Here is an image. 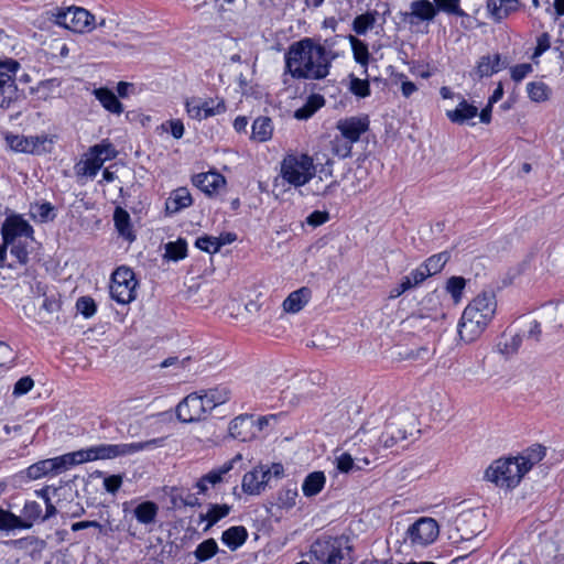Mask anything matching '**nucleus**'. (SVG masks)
Here are the masks:
<instances>
[{"mask_svg":"<svg viewBox=\"0 0 564 564\" xmlns=\"http://www.w3.org/2000/svg\"><path fill=\"white\" fill-rule=\"evenodd\" d=\"M529 98L533 101H544L549 97V88L542 82H531L527 85Z\"/></svg>","mask_w":564,"mask_h":564,"instance_id":"3c124183","label":"nucleus"},{"mask_svg":"<svg viewBox=\"0 0 564 564\" xmlns=\"http://www.w3.org/2000/svg\"><path fill=\"white\" fill-rule=\"evenodd\" d=\"M218 551V545L214 539H207L199 543L194 552L198 562H205L212 558Z\"/></svg>","mask_w":564,"mask_h":564,"instance_id":"a18cd8bd","label":"nucleus"},{"mask_svg":"<svg viewBox=\"0 0 564 564\" xmlns=\"http://www.w3.org/2000/svg\"><path fill=\"white\" fill-rule=\"evenodd\" d=\"M299 496L297 486L295 482H288L279 492H278V506L284 509H291L296 503V498Z\"/></svg>","mask_w":564,"mask_h":564,"instance_id":"58836bf2","label":"nucleus"},{"mask_svg":"<svg viewBox=\"0 0 564 564\" xmlns=\"http://www.w3.org/2000/svg\"><path fill=\"white\" fill-rule=\"evenodd\" d=\"M187 243L184 239H178L174 242L165 245V256L174 261L184 259L186 257Z\"/></svg>","mask_w":564,"mask_h":564,"instance_id":"09e8293b","label":"nucleus"},{"mask_svg":"<svg viewBox=\"0 0 564 564\" xmlns=\"http://www.w3.org/2000/svg\"><path fill=\"white\" fill-rule=\"evenodd\" d=\"M497 301L492 293H481L477 295L464 310L467 317H473L485 324H489L496 313Z\"/></svg>","mask_w":564,"mask_h":564,"instance_id":"ddd939ff","label":"nucleus"},{"mask_svg":"<svg viewBox=\"0 0 564 564\" xmlns=\"http://www.w3.org/2000/svg\"><path fill=\"white\" fill-rule=\"evenodd\" d=\"M376 12H367L357 15L352 21V30L359 35L366 34L368 30L373 28L376 23Z\"/></svg>","mask_w":564,"mask_h":564,"instance_id":"c03bdc74","label":"nucleus"},{"mask_svg":"<svg viewBox=\"0 0 564 564\" xmlns=\"http://www.w3.org/2000/svg\"><path fill=\"white\" fill-rule=\"evenodd\" d=\"M336 54L314 39L292 43L284 54L285 74L294 79L321 80L329 75Z\"/></svg>","mask_w":564,"mask_h":564,"instance_id":"f257e3e1","label":"nucleus"},{"mask_svg":"<svg viewBox=\"0 0 564 564\" xmlns=\"http://www.w3.org/2000/svg\"><path fill=\"white\" fill-rule=\"evenodd\" d=\"M522 344V336L519 334L513 335L510 340H507L503 344H499V350L503 355H512L518 351L519 347Z\"/></svg>","mask_w":564,"mask_h":564,"instance_id":"680f3d73","label":"nucleus"},{"mask_svg":"<svg viewBox=\"0 0 564 564\" xmlns=\"http://www.w3.org/2000/svg\"><path fill=\"white\" fill-rule=\"evenodd\" d=\"M122 481L121 475L107 476L104 479V487L109 494L115 495L120 489Z\"/></svg>","mask_w":564,"mask_h":564,"instance_id":"774afa93","label":"nucleus"},{"mask_svg":"<svg viewBox=\"0 0 564 564\" xmlns=\"http://www.w3.org/2000/svg\"><path fill=\"white\" fill-rule=\"evenodd\" d=\"M76 307L86 318L91 317L96 313V304L91 297L82 296L77 300Z\"/></svg>","mask_w":564,"mask_h":564,"instance_id":"13d9d810","label":"nucleus"},{"mask_svg":"<svg viewBox=\"0 0 564 564\" xmlns=\"http://www.w3.org/2000/svg\"><path fill=\"white\" fill-rule=\"evenodd\" d=\"M159 508L152 501H144L139 503L134 510V517L142 524H151L155 521Z\"/></svg>","mask_w":564,"mask_h":564,"instance_id":"4c0bfd02","label":"nucleus"},{"mask_svg":"<svg viewBox=\"0 0 564 564\" xmlns=\"http://www.w3.org/2000/svg\"><path fill=\"white\" fill-rule=\"evenodd\" d=\"M466 281L462 276H452L446 283V290L452 295L455 302H458L462 297L465 289Z\"/></svg>","mask_w":564,"mask_h":564,"instance_id":"6e6d98bb","label":"nucleus"},{"mask_svg":"<svg viewBox=\"0 0 564 564\" xmlns=\"http://www.w3.org/2000/svg\"><path fill=\"white\" fill-rule=\"evenodd\" d=\"M434 7L438 11L456 17H464L466 13L460 8L459 0H433Z\"/></svg>","mask_w":564,"mask_h":564,"instance_id":"8fccbe9b","label":"nucleus"},{"mask_svg":"<svg viewBox=\"0 0 564 564\" xmlns=\"http://www.w3.org/2000/svg\"><path fill=\"white\" fill-rule=\"evenodd\" d=\"M7 142L9 147L17 151V152H23V153H32L36 151L34 145L32 144V140H28V137L23 135H8Z\"/></svg>","mask_w":564,"mask_h":564,"instance_id":"49530a36","label":"nucleus"},{"mask_svg":"<svg viewBox=\"0 0 564 564\" xmlns=\"http://www.w3.org/2000/svg\"><path fill=\"white\" fill-rule=\"evenodd\" d=\"M487 326L484 322L470 316L467 317V314L463 313L458 323L459 338L467 344L473 343L484 333Z\"/></svg>","mask_w":564,"mask_h":564,"instance_id":"412c9836","label":"nucleus"},{"mask_svg":"<svg viewBox=\"0 0 564 564\" xmlns=\"http://www.w3.org/2000/svg\"><path fill=\"white\" fill-rule=\"evenodd\" d=\"M61 308V301L56 294H46L43 292L41 303L39 304V319L41 323H50L51 316Z\"/></svg>","mask_w":564,"mask_h":564,"instance_id":"bb28decb","label":"nucleus"},{"mask_svg":"<svg viewBox=\"0 0 564 564\" xmlns=\"http://www.w3.org/2000/svg\"><path fill=\"white\" fill-rule=\"evenodd\" d=\"M209 412L202 393H191L176 406V415L182 422H195L205 417Z\"/></svg>","mask_w":564,"mask_h":564,"instance_id":"4468645a","label":"nucleus"},{"mask_svg":"<svg viewBox=\"0 0 564 564\" xmlns=\"http://www.w3.org/2000/svg\"><path fill=\"white\" fill-rule=\"evenodd\" d=\"M349 90L357 97H368L370 95V85L368 79H360L350 75Z\"/></svg>","mask_w":564,"mask_h":564,"instance_id":"5fc2aeb1","label":"nucleus"},{"mask_svg":"<svg viewBox=\"0 0 564 564\" xmlns=\"http://www.w3.org/2000/svg\"><path fill=\"white\" fill-rule=\"evenodd\" d=\"M248 538V532L245 527H231L223 532L221 541L230 549L237 550L241 546Z\"/></svg>","mask_w":564,"mask_h":564,"instance_id":"473e14b6","label":"nucleus"},{"mask_svg":"<svg viewBox=\"0 0 564 564\" xmlns=\"http://www.w3.org/2000/svg\"><path fill=\"white\" fill-rule=\"evenodd\" d=\"M113 223L118 234L126 240L132 242L135 235L132 229L131 218L129 213L122 207H116L113 213Z\"/></svg>","mask_w":564,"mask_h":564,"instance_id":"a878e982","label":"nucleus"},{"mask_svg":"<svg viewBox=\"0 0 564 564\" xmlns=\"http://www.w3.org/2000/svg\"><path fill=\"white\" fill-rule=\"evenodd\" d=\"M202 105L204 106V116L207 118L223 113L226 110V106L223 100L215 101L213 99H209L202 101Z\"/></svg>","mask_w":564,"mask_h":564,"instance_id":"bf43d9fd","label":"nucleus"},{"mask_svg":"<svg viewBox=\"0 0 564 564\" xmlns=\"http://www.w3.org/2000/svg\"><path fill=\"white\" fill-rule=\"evenodd\" d=\"M314 175V161L307 154H289L281 163V176L295 187L307 184Z\"/></svg>","mask_w":564,"mask_h":564,"instance_id":"39448f33","label":"nucleus"},{"mask_svg":"<svg viewBox=\"0 0 564 564\" xmlns=\"http://www.w3.org/2000/svg\"><path fill=\"white\" fill-rule=\"evenodd\" d=\"M3 242L6 245L22 240V238L31 239L33 228L31 225L19 216L8 217L1 228Z\"/></svg>","mask_w":564,"mask_h":564,"instance_id":"dca6fc26","label":"nucleus"},{"mask_svg":"<svg viewBox=\"0 0 564 564\" xmlns=\"http://www.w3.org/2000/svg\"><path fill=\"white\" fill-rule=\"evenodd\" d=\"M273 132L272 121L269 117H259L252 123L251 138L258 142L271 139Z\"/></svg>","mask_w":564,"mask_h":564,"instance_id":"c9c22d12","label":"nucleus"},{"mask_svg":"<svg viewBox=\"0 0 564 564\" xmlns=\"http://www.w3.org/2000/svg\"><path fill=\"white\" fill-rule=\"evenodd\" d=\"M117 155L118 151L109 140H102L100 143L93 145L85 161L84 174L95 177L104 163Z\"/></svg>","mask_w":564,"mask_h":564,"instance_id":"f8f14e48","label":"nucleus"},{"mask_svg":"<svg viewBox=\"0 0 564 564\" xmlns=\"http://www.w3.org/2000/svg\"><path fill=\"white\" fill-rule=\"evenodd\" d=\"M33 386L34 381L31 377H22L15 382L12 393L14 397H21L26 394L33 388Z\"/></svg>","mask_w":564,"mask_h":564,"instance_id":"0e129e2a","label":"nucleus"},{"mask_svg":"<svg viewBox=\"0 0 564 564\" xmlns=\"http://www.w3.org/2000/svg\"><path fill=\"white\" fill-rule=\"evenodd\" d=\"M362 462L365 465H368L369 464V460L365 457V458H359V457H352L351 454L349 453H343L341 455H339L337 458H336V464H337V468L338 470H340L341 473H349L351 470H354L355 468L356 469H360L361 467L358 465L359 462Z\"/></svg>","mask_w":564,"mask_h":564,"instance_id":"37998d69","label":"nucleus"},{"mask_svg":"<svg viewBox=\"0 0 564 564\" xmlns=\"http://www.w3.org/2000/svg\"><path fill=\"white\" fill-rule=\"evenodd\" d=\"M94 95L102 105V107L108 111L116 115H120L123 111L122 104L118 100L117 96L108 88L95 89Z\"/></svg>","mask_w":564,"mask_h":564,"instance_id":"2f4dec72","label":"nucleus"},{"mask_svg":"<svg viewBox=\"0 0 564 564\" xmlns=\"http://www.w3.org/2000/svg\"><path fill=\"white\" fill-rule=\"evenodd\" d=\"M87 528L98 529V531L101 535H109L113 531L108 512H107V518L105 520V523H100L98 521H79V522H75L72 524V531H74V532L84 530Z\"/></svg>","mask_w":564,"mask_h":564,"instance_id":"a19ab883","label":"nucleus"},{"mask_svg":"<svg viewBox=\"0 0 564 564\" xmlns=\"http://www.w3.org/2000/svg\"><path fill=\"white\" fill-rule=\"evenodd\" d=\"M55 22L73 32H89L95 28V17L84 8L70 7L59 10L55 15Z\"/></svg>","mask_w":564,"mask_h":564,"instance_id":"1a4fd4ad","label":"nucleus"},{"mask_svg":"<svg viewBox=\"0 0 564 564\" xmlns=\"http://www.w3.org/2000/svg\"><path fill=\"white\" fill-rule=\"evenodd\" d=\"M448 260L449 254L447 252H440L431 256L422 265L425 272L431 276L441 272Z\"/></svg>","mask_w":564,"mask_h":564,"instance_id":"79ce46f5","label":"nucleus"},{"mask_svg":"<svg viewBox=\"0 0 564 564\" xmlns=\"http://www.w3.org/2000/svg\"><path fill=\"white\" fill-rule=\"evenodd\" d=\"M324 105V97L318 94H313L307 97L306 102L302 107L294 111V118L297 120H307Z\"/></svg>","mask_w":564,"mask_h":564,"instance_id":"c756f323","label":"nucleus"},{"mask_svg":"<svg viewBox=\"0 0 564 564\" xmlns=\"http://www.w3.org/2000/svg\"><path fill=\"white\" fill-rule=\"evenodd\" d=\"M485 513L467 511L456 519V530L460 532V540H470L482 531Z\"/></svg>","mask_w":564,"mask_h":564,"instance_id":"f3484780","label":"nucleus"},{"mask_svg":"<svg viewBox=\"0 0 564 564\" xmlns=\"http://www.w3.org/2000/svg\"><path fill=\"white\" fill-rule=\"evenodd\" d=\"M310 290L307 288H301L292 292L283 302V308L288 313H297L308 302Z\"/></svg>","mask_w":564,"mask_h":564,"instance_id":"c85d7f7f","label":"nucleus"},{"mask_svg":"<svg viewBox=\"0 0 564 564\" xmlns=\"http://www.w3.org/2000/svg\"><path fill=\"white\" fill-rule=\"evenodd\" d=\"M354 142H348V139L340 135H336L332 141V151L339 158H348L351 153Z\"/></svg>","mask_w":564,"mask_h":564,"instance_id":"603ef678","label":"nucleus"},{"mask_svg":"<svg viewBox=\"0 0 564 564\" xmlns=\"http://www.w3.org/2000/svg\"><path fill=\"white\" fill-rule=\"evenodd\" d=\"M229 434L232 438L248 442L257 437V426L252 415L241 414L229 424Z\"/></svg>","mask_w":564,"mask_h":564,"instance_id":"6ab92c4d","label":"nucleus"},{"mask_svg":"<svg viewBox=\"0 0 564 564\" xmlns=\"http://www.w3.org/2000/svg\"><path fill=\"white\" fill-rule=\"evenodd\" d=\"M436 15L437 9L430 0H414L410 3V11L401 13L402 21L412 26L431 22Z\"/></svg>","mask_w":564,"mask_h":564,"instance_id":"2eb2a0df","label":"nucleus"},{"mask_svg":"<svg viewBox=\"0 0 564 564\" xmlns=\"http://www.w3.org/2000/svg\"><path fill=\"white\" fill-rule=\"evenodd\" d=\"M15 354L13 349L3 341H0V367L9 366L13 362Z\"/></svg>","mask_w":564,"mask_h":564,"instance_id":"338daca9","label":"nucleus"},{"mask_svg":"<svg viewBox=\"0 0 564 564\" xmlns=\"http://www.w3.org/2000/svg\"><path fill=\"white\" fill-rule=\"evenodd\" d=\"M195 246L208 253H216L221 248V242H219V238L213 236H203L196 239Z\"/></svg>","mask_w":564,"mask_h":564,"instance_id":"864d4df0","label":"nucleus"},{"mask_svg":"<svg viewBox=\"0 0 564 564\" xmlns=\"http://www.w3.org/2000/svg\"><path fill=\"white\" fill-rule=\"evenodd\" d=\"M40 519L42 520V507L36 501H26L21 516L0 508V531L28 530Z\"/></svg>","mask_w":564,"mask_h":564,"instance_id":"423d86ee","label":"nucleus"},{"mask_svg":"<svg viewBox=\"0 0 564 564\" xmlns=\"http://www.w3.org/2000/svg\"><path fill=\"white\" fill-rule=\"evenodd\" d=\"M260 477L261 474L257 467L245 474L241 482L243 492L252 496L260 495L264 490V481Z\"/></svg>","mask_w":564,"mask_h":564,"instance_id":"f704fd0d","label":"nucleus"},{"mask_svg":"<svg viewBox=\"0 0 564 564\" xmlns=\"http://www.w3.org/2000/svg\"><path fill=\"white\" fill-rule=\"evenodd\" d=\"M352 546L345 535L318 538L310 549L311 558L319 564H351Z\"/></svg>","mask_w":564,"mask_h":564,"instance_id":"7ed1b4c3","label":"nucleus"},{"mask_svg":"<svg viewBox=\"0 0 564 564\" xmlns=\"http://www.w3.org/2000/svg\"><path fill=\"white\" fill-rule=\"evenodd\" d=\"M48 474H53V464L51 458L40 460L26 469V476L30 479H39Z\"/></svg>","mask_w":564,"mask_h":564,"instance_id":"de8ad7c7","label":"nucleus"},{"mask_svg":"<svg viewBox=\"0 0 564 564\" xmlns=\"http://www.w3.org/2000/svg\"><path fill=\"white\" fill-rule=\"evenodd\" d=\"M525 475L516 457L495 460L485 471V478L500 488L511 489L519 485Z\"/></svg>","mask_w":564,"mask_h":564,"instance_id":"20e7f679","label":"nucleus"},{"mask_svg":"<svg viewBox=\"0 0 564 564\" xmlns=\"http://www.w3.org/2000/svg\"><path fill=\"white\" fill-rule=\"evenodd\" d=\"M186 111L193 119L202 120L207 118L204 116V106L199 99L187 100Z\"/></svg>","mask_w":564,"mask_h":564,"instance_id":"e2e57ef3","label":"nucleus"},{"mask_svg":"<svg viewBox=\"0 0 564 564\" xmlns=\"http://www.w3.org/2000/svg\"><path fill=\"white\" fill-rule=\"evenodd\" d=\"M325 475L323 471H313L308 474L302 485V491L305 497H314L322 491L325 486Z\"/></svg>","mask_w":564,"mask_h":564,"instance_id":"72a5a7b5","label":"nucleus"},{"mask_svg":"<svg viewBox=\"0 0 564 564\" xmlns=\"http://www.w3.org/2000/svg\"><path fill=\"white\" fill-rule=\"evenodd\" d=\"M447 118L457 124H464L478 116V108L467 100L462 99L454 110L446 111Z\"/></svg>","mask_w":564,"mask_h":564,"instance_id":"393cba45","label":"nucleus"},{"mask_svg":"<svg viewBox=\"0 0 564 564\" xmlns=\"http://www.w3.org/2000/svg\"><path fill=\"white\" fill-rule=\"evenodd\" d=\"M520 8L519 0H488L487 9L495 22H501Z\"/></svg>","mask_w":564,"mask_h":564,"instance_id":"4be33fe9","label":"nucleus"},{"mask_svg":"<svg viewBox=\"0 0 564 564\" xmlns=\"http://www.w3.org/2000/svg\"><path fill=\"white\" fill-rule=\"evenodd\" d=\"M160 440L153 438L145 442L129 444H99L90 447L93 460L112 459L120 456L132 455L156 445Z\"/></svg>","mask_w":564,"mask_h":564,"instance_id":"6e6552de","label":"nucleus"},{"mask_svg":"<svg viewBox=\"0 0 564 564\" xmlns=\"http://www.w3.org/2000/svg\"><path fill=\"white\" fill-rule=\"evenodd\" d=\"M161 127L163 130L170 131L175 139H181L184 134V124L181 120H169Z\"/></svg>","mask_w":564,"mask_h":564,"instance_id":"69168bd1","label":"nucleus"},{"mask_svg":"<svg viewBox=\"0 0 564 564\" xmlns=\"http://www.w3.org/2000/svg\"><path fill=\"white\" fill-rule=\"evenodd\" d=\"M193 183L205 194H217L226 185L225 177L218 172L199 173L193 177Z\"/></svg>","mask_w":564,"mask_h":564,"instance_id":"aec40b11","label":"nucleus"},{"mask_svg":"<svg viewBox=\"0 0 564 564\" xmlns=\"http://www.w3.org/2000/svg\"><path fill=\"white\" fill-rule=\"evenodd\" d=\"M20 68L15 59L0 62V107L9 108L18 99L15 75Z\"/></svg>","mask_w":564,"mask_h":564,"instance_id":"9d476101","label":"nucleus"},{"mask_svg":"<svg viewBox=\"0 0 564 564\" xmlns=\"http://www.w3.org/2000/svg\"><path fill=\"white\" fill-rule=\"evenodd\" d=\"M506 66L507 63L501 59L500 54L486 55L479 59L475 73L479 78L489 77L506 68Z\"/></svg>","mask_w":564,"mask_h":564,"instance_id":"b1692460","label":"nucleus"},{"mask_svg":"<svg viewBox=\"0 0 564 564\" xmlns=\"http://www.w3.org/2000/svg\"><path fill=\"white\" fill-rule=\"evenodd\" d=\"M200 393L206 403V409H208L209 411H212L217 405L226 403L231 395V391L225 386L203 390L200 391Z\"/></svg>","mask_w":564,"mask_h":564,"instance_id":"cd10ccee","label":"nucleus"},{"mask_svg":"<svg viewBox=\"0 0 564 564\" xmlns=\"http://www.w3.org/2000/svg\"><path fill=\"white\" fill-rule=\"evenodd\" d=\"M546 448L540 444H535L525 449L520 456L516 457L519 459L521 467H525V474L545 456Z\"/></svg>","mask_w":564,"mask_h":564,"instance_id":"7c9ffc66","label":"nucleus"},{"mask_svg":"<svg viewBox=\"0 0 564 564\" xmlns=\"http://www.w3.org/2000/svg\"><path fill=\"white\" fill-rule=\"evenodd\" d=\"M416 434H420L416 415L409 410H402L393 413L387 420L384 430L380 435L361 427L356 432L351 441L354 444H357V442L365 443L378 451L380 447L391 448Z\"/></svg>","mask_w":564,"mask_h":564,"instance_id":"f03ea898","label":"nucleus"},{"mask_svg":"<svg viewBox=\"0 0 564 564\" xmlns=\"http://www.w3.org/2000/svg\"><path fill=\"white\" fill-rule=\"evenodd\" d=\"M8 245L11 246L10 252L13 257L17 258L18 262L20 264H26L29 261V251L26 245L22 240Z\"/></svg>","mask_w":564,"mask_h":564,"instance_id":"4d7b16f0","label":"nucleus"},{"mask_svg":"<svg viewBox=\"0 0 564 564\" xmlns=\"http://www.w3.org/2000/svg\"><path fill=\"white\" fill-rule=\"evenodd\" d=\"M138 282L134 272L127 268H118L111 276L110 295L119 304H128L135 299Z\"/></svg>","mask_w":564,"mask_h":564,"instance_id":"0eeeda50","label":"nucleus"},{"mask_svg":"<svg viewBox=\"0 0 564 564\" xmlns=\"http://www.w3.org/2000/svg\"><path fill=\"white\" fill-rule=\"evenodd\" d=\"M230 509L231 508L228 505H210L208 512L202 513L199 516L200 522L207 521V525L204 531L209 530L219 520L227 517L230 512Z\"/></svg>","mask_w":564,"mask_h":564,"instance_id":"e433bc0d","label":"nucleus"},{"mask_svg":"<svg viewBox=\"0 0 564 564\" xmlns=\"http://www.w3.org/2000/svg\"><path fill=\"white\" fill-rule=\"evenodd\" d=\"M368 116L348 117L337 121L336 128L348 142H358L361 134L369 129Z\"/></svg>","mask_w":564,"mask_h":564,"instance_id":"a211bd4d","label":"nucleus"},{"mask_svg":"<svg viewBox=\"0 0 564 564\" xmlns=\"http://www.w3.org/2000/svg\"><path fill=\"white\" fill-rule=\"evenodd\" d=\"M193 203L191 193L186 187L174 189L165 202V210L167 214H176L180 210L191 206Z\"/></svg>","mask_w":564,"mask_h":564,"instance_id":"5701e85b","label":"nucleus"},{"mask_svg":"<svg viewBox=\"0 0 564 564\" xmlns=\"http://www.w3.org/2000/svg\"><path fill=\"white\" fill-rule=\"evenodd\" d=\"M53 464V474H59L74 466L69 453L51 458Z\"/></svg>","mask_w":564,"mask_h":564,"instance_id":"052dcab7","label":"nucleus"},{"mask_svg":"<svg viewBox=\"0 0 564 564\" xmlns=\"http://www.w3.org/2000/svg\"><path fill=\"white\" fill-rule=\"evenodd\" d=\"M348 39L351 45L355 61L361 66L367 67L370 57L367 44L354 35H349Z\"/></svg>","mask_w":564,"mask_h":564,"instance_id":"ea45409f","label":"nucleus"},{"mask_svg":"<svg viewBox=\"0 0 564 564\" xmlns=\"http://www.w3.org/2000/svg\"><path fill=\"white\" fill-rule=\"evenodd\" d=\"M438 533L440 527L436 520L422 517L408 528L405 540H409L413 546H426L437 539Z\"/></svg>","mask_w":564,"mask_h":564,"instance_id":"9b49d317","label":"nucleus"}]
</instances>
